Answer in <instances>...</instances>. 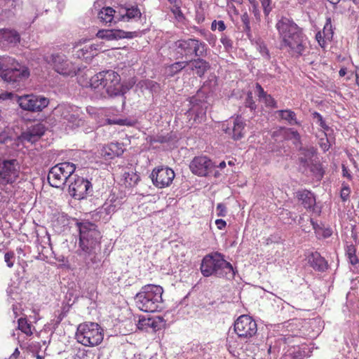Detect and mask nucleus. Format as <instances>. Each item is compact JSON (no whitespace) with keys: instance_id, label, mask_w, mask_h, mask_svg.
I'll return each instance as SVG.
<instances>
[{"instance_id":"14","label":"nucleus","mask_w":359,"mask_h":359,"mask_svg":"<svg viewBox=\"0 0 359 359\" xmlns=\"http://www.w3.org/2000/svg\"><path fill=\"white\" fill-rule=\"evenodd\" d=\"M245 126L246 124L243 118L241 116H237L226 123H222V130L234 140H239L246 133Z\"/></svg>"},{"instance_id":"33","label":"nucleus","mask_w":359,"mask_h":359,"mask_svg":"<svg viewBox=\"0 0 359 359\" xmlns=\"http://www.w3.org/2000/svg\"><path fill=\"white\" fill-rule=\"evenodd\" d=\"M18 328L27 336H31L33 332L32 330V325L28 323L26 318H20L18 319Z\"/></svg>"},{"instance_id":"38","label":"nucleus","mask_w":359,"mask_h":359,"mask_svg":"<svg viewBox=\"0 0 359 359\" xmlns=\"http://www.w3.org/2000/svg\"><path fill=\"white\" fill-rule=\"evenodd\" d=\"M226 27L223 20H213L211 24V29L212 31L218 30L223 32L226 29Z\"/></svg>"},{"instance_id":"54","label":"nucleus","mask_w":359,"mask_h":359,"mask_svg":"<svg viewBox=\"0 0 359 359\" xmlns=\"http://www.w3.org/2000/svg\"><path fill=\"white\" fill-rule=\"evenodd\" d=\"M147 87L152 91H156L159 88V85L153 81H149L147 83Z\"/></svg>"},{"instance_id":"26","label":"nucleus","mask_w":359,"mask_h":359,"mask_svg":"<svg viewBox=\"0 0 359 359\" xmlns=\"http://www.w3.org/2000/svg\"><path fill=\"white\" fill-rule=\"evenodd\" d=\"M75 110L78 111V107L69 104H60L55 108L56 113L59 114L65 120H67L72 112H75Z\"/></svg>"},{"instance_id":"45","label":"nucleus","mask_w":359,"mask_h":359,"mask_svg":"<svg viewBox=\"0 0 359 359\" xmlns=\"http://www.w3.org/2000/svg\"><path fill=\"white\" fill-rule=\"evenodd\" d=\"M245 106L249 107L251 110H254L256 109V104L253 100L252 93L249 92L247 95Z\"/></svg>"},{"instance_id":"42","label":"nucleus","mask_w":359,"mask_h":359,"mask_svg":"<svg viewBox=\"0 0 359 359\" xmlns=\"http://www.w3.org/2000/svg\"><path fill=\"white\" fill-rule=\"evenodd\" d=\"M351 193L350 188L347 184H343L341 190L340 196L343 201H346L348 199Z\"/></svg>"},{"instance_id":"25","label":"nucleus","mask_w":359,"mask_h":359,"mask_svg":"<svg viewBox=\"0 0 359 359\" xmlns=\"http://www.w3.org/2000/svg\"><path fill=\"white\" fill-rule=\"evenodd\" d=\"M121 205V202L114 195L110 196L107 201L104 203L102 208L107 215L115 212Z\"/></svg>"},{"instance_id":"3","label":"nucleus","mask_w":359,"mask_h":359,"mask_svg":"<svg viewBox=\"0 0 359 359\" xmlns=\"http://www.w3.org/2000/svg\"><path fill=\"white\" fill-rule=\"evenodd\" d=\"M29 70L10 56H0V78L13 88H18L20 83L29 78Z\"/></svg>"},{"instance_id":"40","label":"nucleus","mask_w":359,"mask_h":359,"mask_svg":"<svg viewBox=\"0 0 359 359\" xmlns=\"http://www.w3.org/2000/svg\"><path fill=\"white\" fill-rule=\"evenodd\" d=\"M323 32L324 36H325L327 38L332 36V23H331L330 18H327L326 23L324 26Z\"/></svg>"},{"instance_id":"15","label":"nucleus","mask_w":359,"mask_h":359,"mask_svg":"<svg viewBox=\"0 0 359 359\" xmlns=\"http://www.w3.org/2000/svg\"><path fill=\"white\" fill-rule=\"evenodd\" d=\"M174 171L168 167H159L153 170L151 178L153 184L158 188L168 187L175 178Z\"/></svg>"},{"instance_id":"4","label":"nucleus","mask_w":359,"mask_h":359,"mask_svg":"<svg viewBox=\"0 0 359 359\" xmlns=\"http://www.w3.org/2000/svg\"><path fill=\"white\" fill-rule=\"evenodd\" d=\"M200 269L205 277L215 276L219 278H233L235 275L232 265L219 252L205 255L202 259Z\"/></svg>"},{"instance_id":"55","label":"nucleus","mask_w":359,"mask_h":359,"mask_svg":"<svg viewBox=\"0 0 359 359\" xmlns=\"http://www.w3.org/2000/svg\"><path fill=\"white\" fill-rule=\"evenodd\" d=\"M324 37H326V36H324L323 32L321 33L320 32H318L316 34V39L318 41V42L320 44V46H323L324 43H325Z\"/></svg>"},{"instance_id":"12","label":"nucleus","mask_w":359,"mask_h":359,"mask_svg":"<svg viewBox=\"0 0 359 359\" xmlns=\"http://www.w3.org/2000/svg\"><path fill=\"white\" fill-rule=\"evenodd\" d=\"M17 102L22 109L32 112L41 111L49 104L48 98L32 94L17 97Z\"/></svg>"},{"instance_id":"18","label":"nucleus","mask_w":359,"mask_h":359,"mask_svg":"<svg viewBox=\"0 0 359 359\" xmlns=\"http://www.w3.org/2000/svg\"><path fill=\"white\" fill-rule=\"evenodd\" d=\"M46 127L43 123L34 124L21 135L23 141L34 143L36 142L45 133Z\"/></svg>"},{"instance_id":"22","label":"nucleus","mask_w":359,"mask_h":359,"mask_svg":"<svg viewBox=\"0 0 359 359\" xmlns=\"http://www.w3.org/2000/svg\"><path fill=\"white\" fill-rule=\"evenodd\" d=\"M189 62L190 69L192 71H196V74L202 77L205 73L210 69V64L207 61L198 57L197 59L188 60Z\"/></svg>"},{"instance_id":"2","label":"nucleus","mask_w":359,"mask_h":359,"mask_svg":"<svg viewBox=\"0 0 359 359\" xmlns=\"http://www.w3.org/2000/svg\"><path fill=\"white\" fill-rule=\"evenodd\" d=\"M89 85L103 97L117 96L121 93V76L113 70L102 71L91 76Z\"/></svg>"},{"instance_id":"31","label":"nucleus","mask_w":359,"mask_h":359,"mask_svg":"<svg viewBox=\"0 0 359 359\" xmlns=\"http://www.w3.org/2000/svg\"><path fill=\"white\" fill-rule=\"evenodd\" d=\"M81 114V109L78 107V111L75 110V112H72L71 116L66 120L72 128L79 127L83 125V120L80 118Z\"/></svg>"},{"instance_id":"34","label":"nucleus","mask_w":359,"mask_h":359,"mask_svg":"<svg viewBox=\"0 0 359 359\" xmlns=\"http://www.w3.org/2000/svg\"><path fill=\"white\" fill-rule=\"evenodd\" d=\"M355 248L353 245H350L346 247V254L348 257L349 262L352 265H355L358 262V259L355 255Z\"/></svg>"},{"instance_id":"28","label":"nucleus","mask_w":359,"mask_h":359,"mask_svg":"<svg viewBox=\"0 0 359 359\" xmlns=\"http://www.w3.org/2000/svg\"><path fill=\"white\" fill-rule=\"evenodd\" d=\"M280 117L286 121L290 125H300V122L297 121L296 114L290 109L279 110L277 111Z\"/></svg>"},{"instance_id":"17","label":"nucleus","mask_w":359,"mask_h":359,"mask_svg":"<svg viewBox=\"0 0 359 359\" xmlns=\"http://www.w3.org/2000/svg\"><path fill=\"white\" fill-rule=\"evenodd\" d=\"M213 165L212 162L206 156H196L190 163L191 172L198 176H206Z\"/></svg>"},{"instance_id":"36","label":"nucleus","mask_w":359,"mask_h":359,"mask_svg":"<svg viewBox=\"0 0 359 359\" xmlns=\"http://www.w3.org/2000/svg\"><path fill=\"white\" fill-rule=\"evenodd\" d=\"M124 177L126 182L130 187L135 185L140 180V177L134 172H125Z\"/></svg>"},{"instance_id":"59","label":"nucleus","mask_w":359,"mask_h":359,"mask_svg":"<svg viewBox=\"0 0 359 359\" xmlns=\"http://www.w3.org/2000/svg\"><path fill=\"white\" fill-rule=\"evenodd\" d=\"M248 1H249L250 4L252 6L253 12L255 13V15L256 16L257 15V12H258V9H257L258 2L256 0H248Z\"/></svg>"},{"instance_id":"58","label":"nucleus","mask_w":359,"mask_h":359,"mask_svg":"<svg viewBox=\"0 0 359 359\" xmlns=\"http://www.w3.org/2000/svg\"><path fill=\"white\" fill-rule=\"evenodd\" d=\"M13 96V94L11 93H2L0 94V102L11 99Z\"/></svg>"},{"instance_id":"49","label":"nucleus","mask_w":359,"mask_h":359,"mask_svg":"<svg viewBox=\"0 0 359 359\" xmlns=\"http://www.w3.org/2000/svg\"><path fill=\"white\" fill-rule=\"evenodd\" d=\"M226 215V208L223 203H218L217 205V215L218 217H225Z\"/></svg>"},{"instance_id":"10","label":"nucleus","mask_w":359,"mask_h":359,"mask_svg":"<svg viewBox=\"0 0 359 359\" xmlns=\"http://www.w3.org/2000/svg\"><path fill=\"white\" fill-rule=\"evenodd\" d=\"M68 191L74 198L81 200L92 196L93 186L88 180L76 175H72L69 181Z\"/></svg>"},{"instance_id":"16","label":"nucleus","mask_w":359,"mask_h":359,"mask_svg":"<svg viewBox=\"0 0 359 359\" xmlns=\"http://www.w3.org/2000/svg\"><path fill=\"white\" fill-rule=\"evenodd\" d=\"M20 166L15 159L5 160L0 164L1 178L8 184L14 182L19 176Z\"/></svg>"},{"instance_id":"7","label":"nucleus","mask_w":359,"mask_h":359,"mask_svg":"<svg viewBox=\"0 0 359 359\" xmlns=\"http://www.w3.org/2000/svg\"><path fill=\"white\" fill-rule=\"evenodd\" d=\"M79 248L85 255L95 253L100 245V232L97 226L91 222H85L79 224Z\"/></svg>"},{"instance_id":"44","label":"nucleus","mask_w":359,"mask_h":359,"mask_svg":"<svg viewBox=\"0 0 359 359\" xmlns=\"http://www.w3.org/2000/svg\"><path fill=\"white\" fill-rule=\"evenodd\" d=\"M139 325L142 327L148 326L155 329L156 327V323L154 319L147 318L140 320Z\"/></svg>"},{"instance_id":"32","label":"nucleus","mask_w":359,"mask_h":359,"mask_svg":"<svg viewBox=\"0 0 359 359\" xmlns=\"http://www.w3.org/2000/svg\"><path fill=\"white\" fill-rule=\"evenodd\" d=\"M307 351L306 346H298L293 348V351L290 354L293 359H304L307 355Z\"/></svg>"},{"instance_id":"21","label":"nucleus","mask_w":359,"mask_h":359,"mask_svg":"<svg viewBox=\"0 0 359 359\" xmlns=\"http://www.w3.org/2000/svg\"><path fill=\"white\" fill-rule=\"evenodd\" d=\"M124 152L123 144L111 142L102 150V155L107 159H112L115 156H120Z\"/></svg>"},{"instance_id":"30","label":"nucleus","mask_w":359,"mask_h":359,"mask_svg":"<svg viewBox=\"0 0 359 359\" xmlns=\"http://www.w3.org/2000/svg\"><path fill=\"white\" fill-rule=\"evenodd\" d=\"M115 11L111 7H104L98 13V18L104 23L112 22Z\"/></svg>"},{"instance_id":"24","label":"nucleus","mask_w":359,"mask_h":359,"mask_svg":"<svg viewBox=\"0 0 359 359\" xmlns=\"http://www.w3.org/2000/svg\"><path fill=\"white\" fill-rule=\"evenodd\" d=\"M256 93L259 99L264 102L267 107L277 108L276 101L271 97V95L267 94L262 87V86L257 83H256Z\"/></svg>"},{"instance_id":"62","label":"nucleus","mask_w":359,"mask_h":359,"mask_svg":"<svg viewBox=\"0 0 359 359\" xmlns=\"http://www.w3.org/2000/svg\"><path fill=\"white\" fill-rule=\"evenodd\" d=\"M168 1L172 6H177L178 4H181L180 0H168Z\"/></svg>"},{"instance_id":"1","label":"nucleus","mask_w":359,"mask_h":359,"mask_svg":"<svg viewBox=\"0 0 359 359\" xmlns=\"http://www.w3.org/2000/svg\"><path fill=\"white\" fill-rule=\"evenodd\" d=\"M276 27L278 32L282 48H288L289 52L297 56L303 55L306 48V38L302 30L292 20L282 18Z\"/></svg>"},{"instance_id":"20","label":"nucleus","mask_w":359,"mask_h":359,"mask_svg":"<svg viewBox=\"0 0 359 359\" xmlns=\"http://www.w3.org/2000/svg\"><path fill=\"white\" fill-rule=\"evenodd\" d=\"M295 197L301 205L307 210L313 209L316 205V197L314 194L307 189L297 191Z\"/></svg>"},{"instance_id":"5","label":"nucleus","mask_w":359,"mask_h":359,"mask_svg":"<svg viewBox=\"0 0 359 359\" xmlns=\"http://www.w3.org/2000/svg\"><path fill=\"white\" fill-rule=\"evenodd\" d=\"M163 293V289L160 285H144L135 297V304L144 312L160 311L162 309Z\"/></svg>"},{"instance_id":"57","label":"nucleus","mask_w":359,"mask_h":359,"mask_svg":"<svg viewBox=\"0 0 359 359\" xmlns=\"http://www.w3.org/2000/svg\"><path fill=\"white\" fill-rule=\"evenodd\" d=\"M342 175L348 180L352 179L349 170L344 165H342Z\"/></svg>"},{"instance_id":"47","label":"nucleus","mask_w":359,"mask_h":359,"mask_svg":"<svg viewBox=\"0 0 359 359\" xmlns=\"http://www.w3.org/2000/svg\"><path fill=\"white\" fill-rule=\"evenodd\" d=\"M126 15L128 18H134L140 16V11L137 8H131L127 10Z\"/></svg>"},{"instance_id":"60","label":"nucleus","mask_w":359,"mask_h":359,"mask_svg":"<svg viewBox=\"0 0 359 359\" xmlns=\"http://www.w3.org/2000/svg\"><path fill=\"white\" fill-rule=\"evenodd\" d=\"M322 141H323V140L322 139L321 140ZM320 147L321 148L323 149V151H327L329 149V144H327V140H326V142H322L321 144H320Z\"/></svg>"},{"instance_id":"51","label":"nucleus","mask_w":359,"mask_h":359,"mask_svg":"<svg viewBox=\"0 0 359 359\" xmlns=\"http://www.w3.org/2000/svg\"><path fill=\"white\" fill-rule=\"evenodd\" d=\"M97 36L100 38H107V39H112L115 38L111 31H99Z\"/></svg>"},{"instance_id":"56","label":"nucleus","mask_w":359,"mask_h":359,"mask_svg":"<svg viewBox=\"0 0 359 359\" xmlns=\"http://www.w3.org/2000/svg\"><path fill=\"white\" fill-rule=\"evenodd\" d=\"M215 224L219 229L222 230L226 226V222L222 219H217L215 220Z\"/></svg>"},{"instance_id":"27","label":"nucleus","mask_w":359,"mask_h":359,"mask_svg":"<svg viewBox=\"0 0 359 359\" xmlns=\"http://www.w3.org/2000/svg\"><path fill=\"white\" fill-rule=\"evenodd\" d=\"M197 101L196 98L192 97L190 102L193 106L189 109V112L191 114H195V121L203 119V116L205 115V108L203 107V103L201 102L202 104H199L198 103H195Z\"/></svg>"},{"instance_id":"37","label":"nucleus","mask_w":359,"mask_h":359,"mask_svg":"<svg viewBox=\"0 0 359 359\" xmlns=\"http://www.w3.org/2000/svg\"><path fill=\"white\" fill-rule=\"evenodd\" d=\"M313 119L315 120L316 123L318 124L323 129L327 130L329 127L325 123L323 116L320 114L317 111H315L312 114Z\"/></svg>"},{"instance_id":"13","label":"nucleus","mask_w":359,"mask_h":359,"mask_svg":"<svg viewBox=\"0 0 359 359\" xmlns=\"http://www.w3.org/2000/svg\"><path fill=\"white\" fill-rule=\"evenodd\" d=\"M48 62L60 74L72 76L76 74L77 67L63 54H53Z\"/></svg>"},{"instance_id":"48","label":"nucleus","mask_w":359,"mask_h":359,"mask_svg":"<svg viewBox=\"0 0 359 359\" xmlns=\"http://www.w3.org/2000/svg\"><path fill=\"white\" fill-rule=\"evenodd\" d=\"M241 21L244 25V29L246 31H250V18L247 13H245L241 15Z\"/></svg>"},{"instance_id":"64","label":"nucleus","mask_w":359,"mask_h":359,"mask_svg":"<svg viewBox=\"0 0 359 359\" xmlns=\"http://www.w3.org/2000/svg\"><path fill=\"white\" fill-rule=\"evenodd\" d=\"M20 355V351L18 350V348H15V350L14 351L13 353L12 354L11 357H14V358H18Z\"/></svg>"},{"instance_id":"11","label":"nucleus","mask_w":359,"mask_h":359,"mask_svg":"<svg viewBox=\"0 0 359 359\" xmlns=\"http://www.w3.org/2000/svg\"><path fill=\"white\" fill-rule=\"evenodd\" d=\"M233 329L236 334L241 339L248 341L255 337L257 332L256 321L248 315H241L234 322Z\"/></svg>"},{"instance_id":"46","label":"nucleus","mask_w":359,"mask_h":359,"mask_svg":"<svg viewBox=\"0 0 359 359\" xmlns=\"http://www.w3.org/2000/svg\"><path fill=\"white\" fill-rule=\"evenodd\" d=\"M220 41L225 48L229 49L232 48V41L225 34L222 35Z\"/></svg>"},{"instance_id":"19","label":"nucleus","mask_w":359,"mask_h":359,"mask_svg":"<svg viewBox=\"0 0 359 359\" xmlns=\"http://www.w3.org/2000/svg\"><path fill=\"white\" fill-rule=\"evenodd\" d=\"M20 34L13 29L0 30V45L3 46H15L20 42Z\"/></svg>"},{"instance_id":"29","label":"nucleus","mask_w":359,"mask_h":359,"mask_svg":"<svg viewBox=\"0 0 359 359\" xmlns=\"http://www.w3.org/2000/svg\"><path fill=\"white\" fill-rule=\"evenodd\" d=\"M189 65L188 60L175 62L167 67L166 72L169 76H173Z\"/></svg>"},{"instance_id":"61","label":"nucleus","mask_w":359,"mask_h":359,"mask_svg":"<svg viewBox=\"0 0 359 359\" xmlns=\"http://www.w3.org/2000/svg\"><path fill=\"white\" fill-rule=\"evenodd\" d=\"M22 3V0H13L11 6L15 8L16 6L21 5Z\"/></svg>"},{"instance_id":"52","label":"nucleus","mask_w":359,"mask_h":359,"mask_svg":"<svg viewBox=\"0 0 359 359\" xmlns=\"http://www.w3.org/2000/svg\"><path fill=\"white\" fill-rule=\"evenodd\" d=\"M13 257V252H6L4 255V260L9 268L13 266V262L11 260Z\"/></svg>"},{"instance_id":"39","label":"nucleus","mask_w":359,"mask_h":359,"mask_svg":"<svg viewBox=\"0 0 359 359\" xmlns=\"http://www.w3.org/2000/svg\"><path fill=\"white\" fill-rule=\"evenodd\" d=\"M180 6L181 4H178L177 6H172L171 8L172 13L179 22H181L184 19V16L180 9Z\"/></svg>"},{"instance_id":"8","label":"nucleus","mask_w":359,"mask_h":359,"mask_svg":"<svg viewBox=\"0 0 359 359\" xmlns=\"http://www.w3.org/2000/svg\"><path fill=\"white\" fill-rule=\"evenodd\" d=\"M76 339L83 346H94L102 342L103 334L97 323H85L79 325Z\"/></svg>"},{"instance_id":"23","label":"nucleus","mask_w":359,"mask_h":359,"mask_svg":"<svg viewBox=\"0 0 359 359\" xmlns=\"http://www.w3.org/2000/svg\"><path fill=\"white\" fill-rule=\"evenodd\" d=\"M309 262L315 270L324 271L327 269V262L318 252H314L311 255L309 258Z\"/></svg>"},{"instance_id":"53","label":"nucleus","mask_w":359,"mask_h":359,"mask_svg":"<svg viewBox=\"0 0 359 359\" xmlns=\"http://www.w3.org/2000/svg\"><path fill=\"white\" fill-rule=\"evenodd\" d=\"M114 124L119 125V126H132L133 123L131 121H128V119H121V118H117L115 119V121H114Z\"/></svg>"},{"instance_id":"6","label":"nucleus","mask_w":359,"mask_h":359,"mask_svg":"<svg viewBox=\"0 0 359 359\" xmlns=\"http://www.w3.org/2000/svg\"><path fill=\"white\" fill-rule=\"evenodd\" d=\"M175 59L187 58L191 56L205 57L207 54V45L196 38L179 39L172 45Z\"/></svg>"},{"instance_id":"43","label":"nucleus","mask_w":359,"mask_h":359,"mask_svg":"<svg viewBox=\"0 0 359 359\" xmlns=\"http://www.w3.org/2000/svg\"><path fill=\"white\" fill-rule=\"evenodd\" d=\"M262 6L264 10V15L268 16L270 12L272 10V7L271 6V0H261Z\"/></svg>"},{"instance_id":"63","label":"nucleus","mask_w":359,"mask_h":359,"mask_svg":"<svg viewBox=\"0 0 359 359\" xmlns=\"http://www.w3.org/2000/svg\"><path fill=\"white\" fill-rule=\"evenodd\" d=\"M346 72H347L346 68H341V69H340V70L339 72V74L341 77L344 76L346 74Z\"/></svg>"},{"instance_id":"50","label":"nucleus","mask_w":359,"mask_h":359,"mask_svg":"<svg viewBox=\"0 0 359 359\" xmlns=\"http://www.w3.org/2000/svg\"><path fill=\"white\" fill-rule=\"evenodd\" d=\"M9 139L8 133L6 131L5 128L0 126V144L5 143Z\"/></svg>"},{"instance_id":"9","label":"nucleus","mask_w":359,"mask_h":359,"mask_svg":"<svg viewBox=\"0 0 359 359\" xmlns=\"http://www.w3.org/2000/svg\"><path fill=\"white\" fill-rule=\"evenodd\" d=\"M76 170L75 165L69 162L58 163L50 168L48 175L50 185L55 188H62L69 182Z\"/></svg>"},{"instance_id":"35","label":"nucleus","mask_w":359,"mask_h":359,"mask_svg":"<svg viewBox=\"0 0 359 359\" xmlns=\"http://www.w3.org/2000/svg\"><path fill=\"white\" fill-rule=\"evenodd\" d=\"M256 47L260 54L266 60L270 59L269 51L266 44L261 40L256 41Z\"/></svg>"},{"instance_id":"41","label":"nucleus","mask_w":359,"mask_h":359,"mask_svg":"<svg viewBox=\"0 0 359 359\" xmlns=\"http://www.w3.org/2000/svg\"><path fill=\"white\" fill-rule=\"evenodd\" d=\"M286 135L288 139L294 140L298 142L300 140V135L297 130L292 128H288L286 130Z\"/></svg>"}]
</instances>
